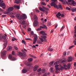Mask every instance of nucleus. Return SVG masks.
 Segmentation results:
<instances>
[{
  "label": "nucleus",
  "instance_id": "1",
  "mask_svg": "<svg viewBox=\"0 0 76 76\" xmlns=\"http://www.w3.org/2000/svg\"><path fill=\"white\" fill-rule=\"evenodd\" d=\"M51 1L53 2L50 4L51 6H54L55 8H56L58 9H62L63 7L61 4L57 5L55 3L56 1H57V0H51Z\"/></svg>",
  "mask_w": 76,
  "mask_h": 76
},
{
  "label": "nucleus",
  "instance_id": "2",
  "mask_svg": "<svg viewBox=\"0 0 76 76\" xmlns=\"http://www.w3.org/2000/svg\"><path fill=\"white\" fill-rule=\"evenodd\" d=\"M7 38V35L6 34H5L4 36H3L2 37V35H1L0 34V40L2 39V38H3L4 40V42H7V39L6 38Z\"/></svg>",
  "mask_w": 76,
  "mask_h": 76
},
{
  "label": "nucleus",
  "instance_id": "3",
  "mask_svg": "<svg viewBox=\"0 0 76 76\" xmlns=\"http://www.w3.org/2000/svg\"><path fill=\"white\" fill-rule=\"evenodd\" d=\"M8 58L9 59H10L12 61H15L16 60L15 58H12V55L11 54L9 55Z\"/></svg>",
  "mask_w": 76,
  "mask_h": 76
},
{
  "label": "nucleus",
  "instance_id": "4",
  "mask_svg": "<svg viewBox=\"0 0 76 76\" xmlns=\"http://www.w3.org/2000/svg\"><path fill=\"white\" fill-rule=\"evenodd\" d=\"M39 9L41 11H42V12H43L45 13L46 14H47V13H48V11H45V10L43 9L41 7H39Z\"/></svg>",
  "mask_w": 76,
  "mask_h": 76
},
{
  "label": "nucleus",
  "instance_id": "5",
  "mask_svg": "<svg viewBox=\"0 0 76 76\" xmlns=\"http://www.w3.org/2000/svg\"><path fill=\"white\" fill-rule=\"evenodd\" d=\"M14 8L13 7H9L8 9V10H7V12H12Z\"/></svg>",
  "mask_w": 76,
  "mask_h": 76
},
{
  "label": "nucleus",
  "instance_id": "6",
  "mask_svg": "<svg viewBox=\"0 0 76 76\" xmlns=\"http://www.w3.org/2000/svg\"><path fill=\"white\" fill-rule=\"evenodd\" d=\"M18 54H19V56H21V58L22 59H24L25 58V56H23V54H22V53L19 52L18 53Z\"/></svg>",
  "mask_w": 76,
  "mask_h": 76
},
{
  "label": "nucleus",
  "instance_id": "7",
  "mask_svg": "<svg viewBox=\"0 0 76 76\" xmlns=\"http://www.w3.org/2000/svg\"><path fill=\"white\" fill-rule=\"evenodd\" d=\"M16 17L18 18L19 20H21L22 19V16L20 14H17L16 15Z\"/></svg>",
  "mask_w": 76,
  "mask_h": 76
},
{
  "label": "nucleus",
  "instance_id": "8",
  "mask_svg": "<svg viewBox=\"0 0 76 76\" xmlns=\"http://www.w3.org/2000/svg\"><path fill=\"white\" fill-rule=\"evenodd\" d=\"M39 23L37 21H35L33 23V26H34L35 27L36 26H37V25H38V24Z\"/></svg>",
  "mask_w": 76,
  "mask_h": 76
},
{
  "label": "nucleus",
  "instance_id": "9",
  "mask_svg": "<svg viewBox=\"0 0 76 76\" xmlns=\"http://www.w3.org/2000/svg\"><path fill=\"white\" fill-rule=\"evenodd\" d=\"M24 63L26 66H32V64L31 63V64H29L28 63L27 61H25L24 62Z\"/></svg>",
  "mask_w": 76,
  "mask_h": 76
},
{
  "label": "nucleus",
  "instance_id": "10",
  "mask_svg": "<svg viewBox=\"0 0 76 76\" xmlns=\"http://www.w3.org/2000/svg\"><path fill=\"white\" fill-rule=\"evenodd\" d=\"M40 34L42 35H47V34L44 31H42L40 32Z\"/></svg>",
  "mask_w": 76,
  "mask_h": 76
},
{
  "label": "nucleus",
  "instance_id": "11",
  "mask_svg": "<svg viewBox=\"0 0 76 76\" xmlns=\"http://www.w3.org/2000/svg\"><path fill=\"white\" fill-rule=\"evenodd\" d=\"M61 13H60V12H58L56 15V17H57V18H58L59 19H61L60 17V16H61Z\"/></svg>",
  "mask_w": 76,
  "mask_h": 76
},
{
  "label": "nucleus",
  "instance_id": "12",
  "mask_svg": "<svg viewBox=\"0 0 76 76\" xmlns=\"http://www.w3.org/2000/svg\"><path fill=\"white\" fill-rule=\"evenodd\" d=\"M20 23L22 25H24L25 24V21L24 20H21L19 21Z\"/></svg>",
  "mask_w": 76,
  "mask_h": 76
},
{
  "label": "nucleus",
  "instance_id": "13",
  "mask_svg": "<svg viewBox=\"0 0 76 76\" xmlns=\"http://www.w3.org/2000/svg\"><path fill=\"white\" fill-rule=\"evenodd\" d=\"M72 57L71 56L69 57L67 59L68 61L70 62V61H72Z\"/></svg>",
  "mask_w": 76,
  "mask_h": 76
},
{
  "label": "nucleus",
  "instance_id": "14",
  "mask_svg": "<svg viewBox=\"0 0 76 76\" xmlns=\"http://www.w3.org/2000/svg\"><path fill=\"white\" fill-rule=\"evenodd\" d=\"M58 66H59L58 65H57V64L55 65V67L56 68V71H58V69L59 68L58 67Z\"/></svg>",
  "mask_w": 76,
  "mask_h": 76
},
{
  "label": "nucleus",
  "instance_id": "15",
  "mask_svg": "<svg viewBox=\"0 0 76 76\" xmlns=\"http://www.w3.org/2000/svg\"><path fill=\"white\" fill-rule=\"evenodd\" d=\"M34 20L37 21L38 20V17L36 15H34Z\"/></svg>",
  "mask_w": 76,
  "mask_h": 76
},
{
  "label": "nucleus",
  "instance_id": "16",
  "mask_svg": "<svg viewBox=\"0 0 76 76\" xmlns=\"http://www.w3.org/2000/svg\"><path fill=\"white\" fill-rule=\"evenodd\" d=\"M7 53V51L6 50H4L2 52V54H1V56H4V55H6V53Z\"/></svg>",
  "mask_w": 76,
  "mask_h": 76
},
{
  "label": "nucleus",
  "instance_id": "17",
  "mask_svg": "<svg viewBox=\"0 0 76 76\" xmlns=\"http://www.w3.org/2000/svg\"><path fill=\"white\" fill-rule=\"evenodd\" d=\"M38 68V65H36L34 66V71H36V70H37V69Z\"/></svg>",
  "mask_w": 76,
  "mask_h": 76
},
{
  "label": "nucleus",
  "instance_id": "18",
  "mask_svg": "<svg viewBox=\"0 0 76 76\" xmlns=\"http://www.w3.org/2000/svg\"><path fill=\"white\" fill-rule=\"evenodd\" d=\"M0 6L1 7H2V6H4V7H6V6L5 5V3H0Z\"/></svg>",
  "mask_w": 76,
  "mask_h": 76
},
{
  "label": "nucleus",
  "instance_id": "19",
  "mask_svg": "<svg viewBox=\"0 0 76 76\" xmlns=\"http://www.w3.org/2000/svg\"><path fill=\"white\" fill-rule=\"evenodd\" d=\"M22 18L23 19H25L27 18V17L26 16V15L24 14L22 15Z\"/></svg>",
  "mask_w": 76,
  "mask_h": 76
},
{
  "label": "nucleus",
  "instance_id": "20",
  "mask_svg": "<svg viewBox=\"0 0 76 76\" xmlns=\"http://www.w3.org/2000/svg\"><path fill=\"white\" fill-rule=\"evenodd\" d=\"M39 38L40 39V40L41 42H43L44 41V39L42 37H39Z\"/></svg>",
  "mask_w": 76,
  "mask_h": 76
},
{
  "label": "nucleus",
  "instance_id": "21",
  "mask_svg": "<svg viewBox=\"0 0 76 76\" xmlns=\"http://www.w3.org/2000/svg\"><path fill=\"white\" fill-rule=\"evenodd\" d=\"M64 69V67H63V66H61L60 68H59L58 70H60V71H62V70H63Z\"/></svg>",
  "mask_w": 76,
  "mask_h": 76
},
{
  "label": "nucleus",
  "instance_id": "22",
  "mask_svg": "<svg viewBox=\"0 0 76 76\" xmlns=\"http://www.w3.org/2000/svg\"><path fill=\"white\" fill-rule=\"evenodd\" d=\"M12 49V47L11 46H9L7 48V51L11 50Z\"/></svg>",
  "mask_w": 76,
  "mask_h": 76
},
{
  "label": "nucleus",
  "instance_id": "23",
  "mask_svg": "<svg viewBox=\"0 0 76 76\" xmlns=\"http://www.w3.org/2000/svg\"><path fill=\"white\" fill-rule=\"evenodd\" d=\"M41 37H42L44 39L47 38V36L45 35H41Z\"/></svg>",
  "mask_w": 76,
  "mask_h": 76
},
{
  "label": "nucleus",
  "instance_id": "24",
  "mask_svg": "<svg viewBox=\"0 0 76 76\" xmlns=\"http://www.w3.org/2000/svg\"><path fill=\"white\" fill-rule=\"evenodd\" d=\"M62 59H60L59 60V61H61V63H65L66 61V60L64 59L63 60V61H62Z\"/></svg>",
  "mask_w": 76,
  "mask_h": 76
},
{
  "label": "nucleus",
  "instance_id": "25",
  "mask_svg": "<svg viewBox=\"0 0 76 76\" xmlns=\"http://www.w3.org/2000/svg\"><path fill=\"white\" fill-rule=\"evenodd\" d=\"M73 0H72L71 1L72 2V4L73 5V6H75V5L74 4L76 5V2H75V1Z\"/></svg>",
  "mask_w": 76,
  "mask_h": 76
},
{
  "label": "nucleus",
  "instance_id": "26",
  "mask_svg": "<svg viewBox=\"0 0 76 76\" xmlns=\"http://www.w3.org/2000/svg\"><path fill=\"white\" fill-rule=\"evenodd\" d=\"M14 7H15L17 9H20V6H19L15 5Z\"/></svg>",
  "mask_w": 76,
  "mask_h": 76
},
{
  "label": "nucleus",
  "instance_id": "27",
  "mask_svg": "<svg viewBox=\"0 0 76 76\" xmlns=\"http://www.w3.org/2000/svg\"><path fill=\"white\" fill-rule=\"evenodd\" d=\"M27 72V70L26 69H23L22 71V73H25Z\"/></svg>",
  "mask_w": 76,
  "mask_h": 76
},
{
  "label": "nucleus",
  "instance_id": "28",
  "mask_svg": "<svg viewBox=\"0 0 76 76\" xmlns=\"http://www.w3.org/2000/svg\"><path fill=\"white\" fill-rule=\"evenodd\" d=\"M50 47H51L50 46V47L48 48V51H53V49L50 48Z\"/></svg>",
  "mask_w": 76,
  "mask_h": 76
},
{
  "label": "nucleus",
  "instance_id": "29",
  "mask_svg": "<svg viewBox=\"0 0 76 76\" xmlns=\"http://www.w3.org/2000/svg\"><path fill=\"white\" fill-rule=\"evenodd\" d=\"M59 63H60V61H57L56 62L54 63V65H56V64H59Z\"/></svg>",
  "mask_w": 76,
  "mask_h": 76
},
{
  "label": "nucleus",
  "instance_id": "30",
  "mask_svg": "<svg viewBox=\"0 0 76 76\" xmlns=\"http://www.w3.org/2000/svg\"><path fill=\"white\" fill-rule=\"evenodd\" d=\"M15 3L17 4H18L20 1V0H15Z\"/></svg>",
  "mask_w": 76,
  "mask_h": 76
},
{
  "label": "nucleus",
  "instance_id": "31",
  "mask_svg": "<svg viewBox=\"0 0 76 76\" xmlns=\"http://www.w3.org/2000/svg\"><path fill=\"white\" fill-rule=\"evenodd\" d=\"M34 39H37V38H38V36L37 35L35 34L34 35Z\"/></svg>",
  "mask_w": 76,
  "mask_h": 76
},
{
  "label": "nucleus",
  "instance_id": "32",
  "mask_svg": "<svg viewBox=\"0 0 76 76\" xmlns=\"http://www.w3.org/2000/svg\"><path fill=\"white\" fill-rule=\"evenodd\" d=\"M35 10L36 12L37 13H39V10H38V9H37V8L35 9Z\"/></svg>",
  "mask_w": 76,
  "mask_h": 76
},
{
  "label": "nucleus",
  "instance_id": "33",
  "mask_svg": "<svg viewBox=\"0 0 76 76\" xmlns=\"http://www.w3.org/2000/svg\"><path fill=\"white\" fill-rule=\"evenodd\" d=\"M41 4H42V5H44V6L46 5V3H45L44 2L42 1L41 3Z\"/></svg>",
  "mask_w": 76,
  "mask_h": 76
},
{
  "label": "nucleus",
  "instance_id": "34",
  "mask_svg": "<svg viewBox=\"0 0 76 76\" xmlns=\"http://www.w3.org/2000/svg\"><path fill=\"white\" fill-rule=\"evenodd\" d=\"M37 43L38 44H42V42H41L40 40H37Z\"/></svg>",
  "mask_w": 76,
  "mask_h": 76
},
{
  "label": "nucleus",
  "instance_id": "35",
  "mask_svg": "<svg viewBox=\"0 0 76 76\" xmlns=\"http://www.w3.org/2000/svg\"><path fill=\"white\" fill-rule=\"evenodd\" d=\"M71 66V65L70 64H68V66H67V68L68 69H70V66Z\"/></svg>",
  "mask_w": 76,
  "mask_h": 76
},
{
  "label": "nucleus",
  "instance_id": "36",
  "mask_svg": "<svg viewBox=\"0 0 76 76\" xmlns=\"http://www.w3.org/2000/svg\"><path fill=\"white\" fill-rule=\"evenodd\" d=\"M37 39H34V40L33 44H35V43H36V42H37Z\"/></svg>",
  "mask_w": 76,
  "mask_h": 76
},
{
  "label": "nucleus",
  "instance_id": "37",
  "mask_svg": "<svg viewBox=\"0 0 76 76\" xmlns=\"http://www.w3.org/2000/svg\"><path fill=\"white\" fill-rule=\"evenodd\" d=\"M43 26L44 28L45 29H48L47 27L46 26H45V25H43Z\"/></svg>",
  "mask_w": 76,
  "mask_h": 76
},
{
  "label": "nucleus",
  "instance_id": "38",
  "mask_svg": "<svg viewBox=\"0 0 76 76\" xmlns=\"http://www.w3.org/2000/svg\"><path fill=\"white\" fill-rule=\"evenodd\" d=\"M28 61L29 62H31V61H32V59L31 58H30L28 59Z\"/></svg>",
  "mask_w": 76,
  "mask_h": 76
},
{
  "label": "nucleus",
  "instance_id": "39",
  "mask_svg": "<svg viewBox=\"0 0 76 76\" xmlns=\"http://www.w3.org/2000/svg\"><path fill=\"white\" fill-rule=\"evenodd\" d=\"M48 25L49 26H51V23L50 22H48Z\"/></svg>",
  "mask_w": 76,
  "mask_h": 76
},
{
  "label": "nucleus",
  "instance_id": "40",
  "mask_svg": "<svg viewBox=\"0 0 76 76\" xmlns=\"http://www.w3.org/2000/svg\"><path fill=\"white\" fill-rule=\"evenodd\" d=\"M7 43H5L4 44V48H6V45H7Z\"/></svg>",
  "mask_w": 76,
  "mask_h": 76
},
{
  "label": "nucleus",
  "instance_id": "41",
  "mask_svg": "<svg viewBox=\"0 0 76 76\" xmlns=\"http://www.w3.org/2000/svg\"><path fill=\"white\" fill-rule=\"evenodd\" d=\"M15 12H11L10 13L9 15H15Z\"/></svg>",
  "mask_w": 76,
  "mask_h": 76
},
{
  "label": "nucleus",
  "instance_id": "42",
  "mask_svg": "<svg viewBox=\"0 0 76 76\" xmlns=\"http://www.w3.org/2000/svg\"><path fill=\"white\" fill-rule=\"evenodd\" d=\"M26 40H29L30 41H32V40L31 39V38H26Z\"/></svg>",
  "mask_w": 76,
  "mask_h": 76
},
{
  "label": "nucleus",
  "instance_id": "43",
  "mask_svg": "<svg viewBox=\"0 0 76 76\" xmlns=\"http://www.w3.org/2000/svg\"><path fill=\"white\" fill-rule=\"evenodd\" d=\"M22 43H23V44L25 45H26V42L25 41L23 40H22Z\"/></svg>",
  "mask_w": 76,
  "mask_h": 76
},
{
  "label": "nucleus",
  "instance_id": "44",
  "mask_svg": "<svg viewBox=\"0 0 76 76\" xmlns=\"http://www.w3.org/2000/svg\"><path fill=\"white\" fill-rule=\"evenodd\" d=\"M45 70L44 69H43L42 70V72L43 73H44L45 72Z\"/></svg>",
  "mask_w": 76,
  "mask_h": 76
},
{
  "label": "nucleus",
  "instance_id": "45",
  "mask_svg": "<svg viewBox=\"0 0 76 76\" xmlns=\"http://www.w3.org/2000/svg\"><path fill=\"white\" fill-rule=\"evenodd\" d=\"M29 56L30 57H34V58H36V57L34 56H32V55L30 54Z\"/></svg>",
  "mask_w": 76,
  "mask_h": 76
},
{
  "label": "nucleus",
  "instance_id": "46",
  "mask_svg": "<svg viewBox=\"0 0 76 76\" xmlns=\"http://www.w3.org/2000/svg\"><path fill=\"white\" fill-rule=\"evenodd\" d=\"M41 71V68H39L38 70H37L38 72H40Z\"/></svg>",
  "mask_w": 76,
  "mask_h": 76
},
{
  "label": "nucleus",
  "instance_id": "47",
  "mask_svg": "<svg viewBox=\"0 0 76 76\" xmlns=\"http://www.w3.org/2000/svg\"><path fill=\"white\" fill-rule=\"evenodd\" d=\"M53 70V68H50V71L51 72H52Z\"/></svg>",
  "mask_w": 76,
  "mask_h": 76
},
{
  "label": "nucleus",
  "instance_id": "48",
  "mask_svg": "<svg viewBox=\"0 0 76 76\" xmlns=\"http://www.w3.org/2000/svg\"><path fill=\"white\" fill-rule=\"evenodd\" d=\"M66 54L67 52H64L63 53L64 56H66Z\"/></svg>",
  "mask_w": 76,
  "mask_h": 76
},
{
  "label": "nucleus",
  "instance_id": "49",
  "mask_svg": "<svg viewBox=\"0 0 76 76\" xmlns=\"http://www.w3.org/2000/svg\"><path fill=\"white\" fill-rule=\"evenodd\" d=\"M71 10L73 12H76V10L75 9H72Z\"/></svg>",
  "mask_w": 76,
  "mask_h": 76
},
{
  "label": "nucleus",
  "instance_id": "50",
  "mask_svg": "<svg viewBox=\"0 0 76 76\" xmlns=\"http://www.w3.org/2000/svg\"><path fill=\"white\" fill-rule=\"evenodd\" d=\"M54 61H53L52 62H50V65H52V64H53V63H54Z\"/></svg>",
  "mask_w": 76,
  "mask_h": 76
},
{
  "label": "nucleus",
  "instance_id": "51",
  "mask_svg": "<svg viewBox=\"0 0 76 76\" xmlns=\"http://www.w3.org/2000/svg\"><path fill=\"white\" fill-rule=\"evenodd\" d=\"M74 45H73L72 46H70L69 48V49H71V48H73V47H74Z\"/></svg>",
  "mask_w": 76,
  "mask_h": 76
},
{
  "label": "nucleus",
  "instance_id": "52",
  "mask_svg": "<svg viewBox=\"0 0 76 76\" xmlns=\"http://www.w3.org/2000/svg\"><path fill=\"white\" fill-rule=\"evenodd\" d=\"M34 35V31L31 32V34H30V35Z\"/></svg>",
  "mask_w": 76,
  "mask_h": 76
},
{
  "label": "nucleus",
  "instance_id": "53",
  "mask_svg": "<svg viewBox=\"0 0 76 76\" xmlns=\"http://www.w3.org/2000/svg\"><path fill=\"white\" fill-rule=\"evenodd\" d=\"M66 9H67V10H70V8L68 7H66Z\"/></svg>",
  "mask_w": 76,
  "mask_h": 76
},
{
  "label": "nucleus",
  "instance_id": "54",
  "mask_svg": "<svg viewBox=\"0 0 76 76\" xmlns=\"http://www.w3.org/2000/svg\"><path fill=\"white\" fill-rule=\"evenodd\" d=\"M10 17L11 18H15V17L14 15L10 16Z\"/></svg>",
  "mask_w": 76,
  "mask_h": 76
},
{
  "label": "nucleus",
  "instance_id": "55",
  "mask_svg": "<svg viewBox=\"0 0 76 76\" xmlns=\"http://www.w3.org/2000/svg\"><path fill=\"white\" fill-rule=\"evenodd\" d=\"M61 16L63 18H64V15L63 14H61Z\"/></svg>",
  "mask_w": 76,
  "mask_h": 76
},
{
  "label": "nucleus",
  "instance_id": "56",
  "mask_svg": "<svg viewBox=\"0 0 76 76\" xmlns=\"http://www.w3.org/2000/svg\"><path fill=\"white\" fill-rule=\"evenodd\" d=\"M9 12H4V14H9Z\"/></svg>",
  "mask_w": 76,
  "mask_h": 76
},
{
  "label": "nucleus",
  "instance_id": "57",
  "mask_svg": "<svg viewBox=\"0 0 76 76\" xmlns=\"http://www.w3.org/2000/svg\"><path fill=\"white\" fill-rule=\"evenodd\" d=\"M31 31V28H28V31L29 32Z\"/></svg>",
  "mask_w": 76,
  "mask_h": 76
},
{
  "label": "nucleus",
  "instance_id": "58",
  "mask_svg": "<svg viewBox=\"0 0 76 76\" xmlns=\"http://www.w3.org/2000/svg\"><path fill=\"white\" fill-rule=\"evenodd\" d=\"M12 55H15V51H12Z\"/></svg>",
  "mask_w": 76,
  "mask_h": 76
},
{
  "label": "nucleus",
  "instance_id": "59",
  "mask_svg": "<svg viewBox=\"0 0 76 76\" xmlns=\"http://www.w3.org/2000/svg\"><path fill=\"white\" fill-rule=\"evenodd\" d=\"M37 30L38 31H41V28H38L37 29Z\"/></svg>",
  "mask_w": 76,
  "mask_h": 76
},
{
  "label": "nucleus",
  "instance_id": "60",
  "mask_svg": "<svg viewBox=\"0 0 76 76\" xmlns=\"http://www.w3.org/2000/svg\"><path fill=\"white\" fill-rule=\"evenodd\" d=\"M21 51L23 52V53H24V54H25V51H24V50H23V49L21 50Z\"/></svg>",
  "mask_w": 76,
  "mask_h": 76
},
{
  "label": "nucleus",
  "instance_id": "61",
  "mask_svg": "<svg viewBox=\"0 0 76 76\" xmlns=\"http://www.w3.org/2000/svg\"><path fill=\"white\" fill-rule=\"evenodd\" d=\"M15 48L16 50H18V48H17L16 47H15Z\"/></svg>",
  "mask_w": 76,
  "mask_h": 76
},
{
  "label": "nucleus",
  "instance_id": "62",
  "mask_svg": "<svg viewBox=\"0 0 76 76\" xmlns=\"http://www.w3.org/2000/svg\"><path fill=\"white\" fill-rule=\"evenodd\" d=\"M64 25H63L62 27L61 28V30H62V29H63V28H64Z\"/></svg>",
  "mask_w": 76,
  "mask_h": 76
},
{
  "label": "nucleus",
  "instance_id": "63",
  "mask_svg": "<svg viewBox=\"0 0 76 76\" xmlns=\"http://www.w3.org/2000/svg\"><path fill=\"white\" fill-rule=\"evenodd\" d=\"M0 12H3V10L0 8Z\"/></svg>",
  "mask_w": 76,
  "mask_h": 76
},
{
  "label": "nucleus",
  "instance_id": "64",
  "mask_svg": "<svg viewBox=\"0 0 76 76\" xmlns=\"http://www.w3.org/2000/svg\"><path fill=\"white\" fill-rule=\"evenodd\" d=\"M74 66L75 67L76 66V62L74 63Z\"/></svg>",
  "mask_w": 76,
  "mask_h": 76
}]
</instances>
